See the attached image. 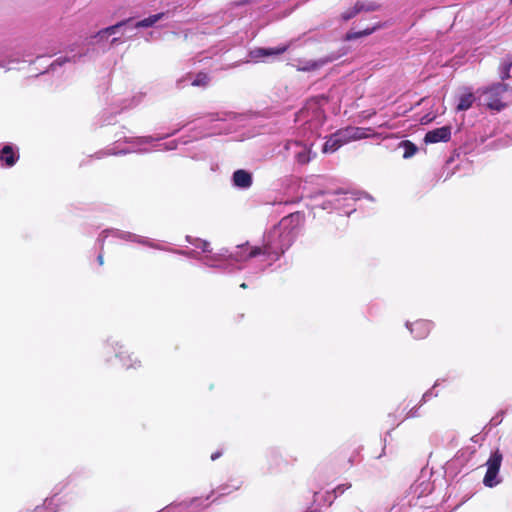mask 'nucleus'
Listing matches in <instances>:
<instances>
[{
	"mask_svg": "<svg viewBox=\"0 0 512 512\" xmlns=\"http://www.w3.org/2000/svg\"><path fill=\"white\" fill-rule=\"evenodd\" d=\"M399 146L402 147L404 150L403 158H405V159H408V158L414 156L416 154V152L418 151L417 146L409 140H404V141L400 142Z\"/></svg>",
	"mask_w": 512,
	"mask_h": 512,
	"instance_id": "nucleus-19",
	"label": "nucleus"
},
{
	"mask_svg": "<svg viewBox=\"0 0 512 512\" xmlns=\"http://www.w3.org/2000/svg\"><path fill=\"white\" fill-rule=\"evenodd\" d=\"M233 183L239 188H249L252 185V175L243 169L236 170L233 173Z\"/></svg>",
	"mask_w": 512,
	"mask_h": 512,
	"instance_id": "nucleus-8",
	"label": "nucleus"
},
{
	"mask_svg": "<svg viewBox=\"0 0 512 512\" xmlns=\"http://www.w3.org/2000/svg\"><path fill=\"white\" fill-rule=\"evenodd\" d=\"M210 82V77L205 72L197 73L195 79L192 81L191 85L196 87H206Z\"/></svg>",
	"mask_w": 512,
	"mask_h": 512,
	"instance_id": "nucleus-22",
	"label": "nucleus"
},
{
	"mask_svg": "<svg viewBox=\"0 0 512 512\" xmlns=\"http://www.w3.org/2000/svg\"><path fill=\"white\" fill-rule=\"evenodd\" d=\"M291 217L292 216L282 219L280 224L274 227V229H280V237H277L279 244L283 243L285 236L291 238V244L294 242L295 234L293 232V228H291L290 225L287 224L289 218Z\"/></svg>",
	"mask_w": 512,
	"mask_h": 512,
	"instance_id": "nucleus-10",
	"label": "nucleus"
},
{
	"mask_svg": "<svg viewBox=\"0 0 512 512\" xmlns=\"http://www.w3.org/2000/svg\"><path fill=\"white\" fill-rule=\"evenodd\" d=\"M116 357L119 358L122 367L127 370L141 367V361L133 358V353H130L127 349L120 350Z\"/></svg>",
	"mask_w": 512,
	"mask_h": 512,
	"instance_id": "nucleus-7",
	"label": "nucleus"
},
{
	"mask_svg": "<svg viewBox=\"0 0 512 512\" xmlns=\"http://www.w3.org/2000/svg\"><path fill=\"white\" fill-rule=\"evenodd\" d=\"M288 46L283 45L275 48H257L251 52L252 56L255 58L258 57H267L272 55H280L287 51Z\"/></svg>",
	"mask_w": 512,
	"mask_h": 512,
	"instance_id": "nucleus-12",
	"label": "nucleus"
},
{
	"mask_svg": "<svg viewBox=\"0 0 512 512\" xmlns=\"http://www.w3.org/2000/svg\"><path fill=\"white\" fill-rule=\"evenodd\" d=\"M238 250L232 255V257L235 259V256L237 254H240V255H247V253L249 252L248 250V243L246 244H243V245H239L237 246Z\"/></svg>",
	"mask_w": 512,
	"mask_h": 512,
	"instance_id": "nucleus-24",
	"label": "nucleus"
},
{
	"mask_svg": "<svg viewBox=\"0 0 512 512\" xmlns=\"http://www.w3.org/2000/svg\"><path fill=\"white\" fill-rule=\"evenodd\" d=\"M204 253L211 252L210 244L207 241H202L201 245L198 246Z\"/></svg>",
	"mask_w": 512,
	"mask_h": 512,
	"instance_id": "nucleus-28",
	"label": "nucleus"
},
{
	"mask_svg": "<svg viewBox=\"0 0 512 512\" xmlns=\"http://www.w3.org/2000/svg\"><path fill=\"white\" fill-rule=\"evenodd\" d=\"M357 4L361 12H372L380 8L377 0H357Z\"/></svg>",
	"mask_w": 512,
	"mask_h": 512,
	"instance_id": "nucleus-17",
	"label": "nucleus"
},
{
	"mask_svg": "<svg viewBox=\"0 0 512 512\" xmlns=\"http://www.w3.org/2000/svg\"><path fill=\"white\" fill-rule=\"evenodd\" d=\"M368 131L370 129L368 128H362V127H346L343 129L337 130L335 133L337 137L341 140V143L343 145L352 142L357 141L361 139H365L368 137Z\"/></svg>",
	"mask_w": 512,
	"mask_h": 512,
	"instance_id": "nucleus-3",
	"label": "nucleus"
},
{
	"mask_svg": "<svg viewBox=\"0 0 512 512\" xmlns=\"http://www.w3.org/2000/svg\"><path fill=\"white\" fill-rule=\"evenodd\" d=\"M418 416H419V414H418V409H417L416 407H413V408H411V409L408 411V413H407V415H406V418H407V419H408V418H416V417H418Z\"/></svg>",
	"mask_w": 512,
	"mask_h": 512,
	"instance_id": "nucleus-27",
	"label": "nucleus"
},
{
	"mask_svg": "<svg viewBox=\"0 0 512 512\" xmlns=\"http://www.w3.org/2000/svg\"><path fill=\"white\" fill-rule=\"evenodd\" d=\"M130 19L128 20H123L121 22H118L117 24L115 25H112V26H109V27H106L102 30H100L96 35L95 37H100V38H104L108 35H112L114 33H116V31L118 30V28L124 26L127 22H129Z\"/></svg>",
	"mask_w": 512,
	"mask_h": 512,
	"instance_id": "nucleus-20",
	"label": "nucleus"
},
{
	"mask_svg": "<svg viewBox=\"0 0 512 512\" xmlns=\"http://www.w3.org/2000/svg\"><path fill=\"white\" fill-rule=\"evenodd\" d=\"M433 323L429 320L419 319L408 325L411 334L415 339L426 338L432 330Z\"/></svg>",
	"mask_w": 512,
	"mask_h": 512,
	"instance_id": "nucleus-5",
	"label": "nucleus"
},
{
	"mask_svg": "<svg viewBox=\"0 0 512 512\" xmlns=\"http://www.w3.org/2000/svg\"><path fill=\"white\" fill-rule=\"evenodd\" d=\"M19 155L14 152V149L11 145H5L0 150V161L3 162L6 166L12 167L18 161Z\"/></svg>",
	"mask_w": 512,
	"mask_h": 512,
	"instance_id": "nucleus-9",
	"label": "nucleus"
},
{
	"mask_svg": "<svg viewBox=\"0 0 512 512\" xmlns=\"http://www.w3.org/2000/svg\"><path fill=\"white\" fill-rule=\"evenodd\" d=\"M359 13H361V11H360V9L358 7V4L356 2L353 7L347 9L346 11H344L341 14V19L343 21H348V20L354 18L355 16H357Z\"/></svg>",
	"mask_w": 512,
	"mask_h": 512,
	"instance_id": "nucleus-23",
	"label": "nucleus"
},
{
	"mask_svg": "<svg viewBox=\"0 0 512 512\" xmlns=\"http://www.w3.org/2000/svg\"><path fill=\"white\" fill-rule=\"evenodd\" d=\"M277 237H280V229H274V227L269 231V233L264 237V246L268 250V246H271V250L267 251V257L273 261L278 260L287 249L291 246V238L286 237L283 240L282 244H279Z\"/></svg>",
	"mask_w": 512,
	"mask_h": 512,
	"instance_id": "nucleus-2",
	"label": "nucleus"
},
{
	"mask_svg": "<svg viewBox=\"0 0 512 512\" xmlns=\"http://www.w3.org/2000/svg\"><path fill=\"white\" fill-rule=\"evenodd\" d=\"M221 456H222V452L221 451H217V452L211 454V460L215 461L216 459H218Z\"/></svg>",
	"mask_w": 512,
	"mask_h": 512,
	"instance_id": "nucleus-29",
	"label": "nucleus"
},
{
	"mask_svg": "<svg viewBox=\"0 0 512 512\" xmlns=\"http://www.w3.org/2000/svg\"><path fill=\"white\" fill-rule=\"evenodd\" d=\"M248 250H249V252L247 253V255L237 254L235 256V260L236 261H247L251 258L260 256V255L267 256V249L265 248L264 244L262 246H252V247L248 246ZM269 250H271V246L270 247L268 246V251Z\"/></svg>",
	"mask_w": 512,
	"mask_h": 512,
	"instance_id": "nucleus-11",
	"label": "nucleus"
},
{
	"mask_svg": "<svg viewBox=\"0 0 512 512\" xmlns=\"http://www.w3.org/2000/svg\"><path fill=\"white\" fill-rule=\"evenodd\" d=\"M165 16V13L164 12H161V13H158V14H154V15H151L141 21H138L136 24H135V27L136 28H146V27H151L153 26L156 22H158L159 20H161L163 17Z\"/></svg>",
	"mask_w": 512,
	"mask_h": 512,
	"instance_id": "nucleus-16",
	"label": "nucleus"
},
{
	"mask_svg": "<svg viewBox=\"0 0 512 512\" xmlns=\"http://www.w3.org/2000/svg\"><path fill=\"white\" fill-rule=\"evenodd\" d=\"M353 462V458L352 456L350 455L348 458H347V464L350 466Z\"/></svg>",
	"mask_w": 512,
	"mask_h": 512,
	"instance_id": "nucleus-31",
	"label": "nucleus"
},
{
	"mask_svg": "<svg viewBox=\"0 0 512 512\" xmlns=\"http://www.w3.org/2000/svg\"><path fill=\"white\" fill-rule=\"evenodd\" d=\"M508 88L507 84L494 83L479 91L484 96V104L487 108L499 112L507 106V103L504 101V94L508 91Z\"/></svg>",
	"mask_w": 512,
	"mask_h": 512,
	"instance_id": "nucleus-1",
	"label": "nucleus"
},
{
	"mask_svg": "<svg viewBox=\"0 0 512 512\" xmlns=\"http://www.w3.org/2000/svg\"><path fill=\"white\" fill-rule=\"evenodd\" d=\"M97 261L99 263V265H103L104 264V257H103V254H99L98 257H97Z\"/></svg>",
	"mask_w": 512,
	"mask_h": 512,
	"instance_id": "nucleus-30",
	"label": "nucleus"
},
{
	"mask_svg": "<svg viewBox=\"0 0 512 512\" xmlns=\"http://www.w3.org/2000/svg\"><path fill=\"white\" fill-rule=\"evenodd\" d=\"M118 40H119L118 38H114V39L112 40V44H115L116 42H118Z\"/></svg>",
	"mask_w": 512,
	"mask_h": 512,
	"instance_id": "nucleus-33",
	"label": "nucleus"
},
{
	"mask_svg": "<svg viewBox=\"0 0 512 512\" xmlns=\"http://www.w3.org/2000/svg\"><path fill=\"white\" fill-rule=\"evenodd\" d=\"M512 67V63H508L504 65L503 72L501 75L502 80H506L510 78V69Z\"/></svg>",
	"mask_w": 512,
	"mask_h": 512,
	"instance_id": "nucleus-25",
	"label": "nucleus"
},
{
	"mask_svg": "<svg viewBox=\"0 0 512 512\" xmlns=\"http://www.w3.org/2000/svg\"><path fill=\"white\" fill-rule=\"evenodd\" d=\"M379 27H380V25H376V26H373L371 28H366V29H364L362 31H357V32L349 31L346 34L345 39L350 41V40H355V39H358V38H361V37H364V36L371 35Z\"/></svg>",
	"mask_w": 512,
	"mask_h": 512,
	"instance_id": "nucleus-18",
	"label": "nucleus"
},
{
	"mask_svg": "<svg viewBox=\"0 0 512 512\" xmlns=\"http://www.w3.org/2000/svg\"><path fill=\"white\" fill-rule=\"evenodd\" d=\"M451 138V127L443 126L428 131L424 137L425 143L448 142Z\"/></svg>",
	"mask_w": 512,
	"mask_h": 512,
	"instance_id": "nucleus-6",
	"label": "nucleus"
},
{
	"mask_svg": "<svg viewBox=\"0 0 512 512\" xmlns=\"http://www.w3.org/2000/svg\"><path fill=\"white\" fill-rule=\"evenodd\" d=\"M510 4H512V0H510Z\"/></svg>",
	"mask_w": 512,
	"mask_h": 512,
	"instance_id": "nucleus-34",
	"label": "nucleus"
},
{
	"mask_svg": "<svg viewBox=\"0 0 512 512\" xmlns=\"http://www.w3.org/2000/svg\"><path fill=\"white\" fill-rule=\"evenodd\" d=\"M287 150H292L294 158L299 164H307L311 160V148L298 141H288L285 145Z\"/></svg>",
	"mask_w": 512,
	"mask_h": 512,
	"instance_id": "nucleus-4",
	"label": "nucleus"
},
{
	"mask_svg": "<svg viewBox=\"0 0 512 512\" xmlns=\"http://www.w3.org/2000/svg\"><path fill=\"white\" fill-rule=\"evenodd\" d=\"M240 287H241V288H243V289H246V288H247V284H246V283H242V284L240 285Z\"/></svg>",
	"mask_w": 512,
	"mask_h": 512,
	"instance_id": "nucleus-32",
	"label": "nucleus"
},
{
	"mask_svg": "<svg viewBox=\"0 0 512 512\" xmlns=\"http://www.w3.org/2000/svg\"><path fill=\"white\" fill-rule=\"evenodd\" d=\"M499 471L487 468L486 474L483 479V483L487 487L496 486L499 481L496 480Z\"/></svg>",
	"mask_w": 512,
	"mask_h": 512,
	"instance_id": "nucleus-21",
	"label": "nucleus"
},
{
	"mask_svg": "<svg viewBox=\"0 0 512 512\" xmlns=\"http://www.w3.org/2000/svg\"><path fill=\"white\" fill-rule=\"evenodd\" d=\"M343 144L341 143V140L339 137H337L336 133L329 136L326 140V142L323 145V152L324 153H333L337 151L340 147H342Z\"/></svg>",
	"mask_w": 512,
	"mask_h": 512,
	"instance_id": "nucleus-13",
	"label": "nucleus"
},
{
	"mask_svg": "<svg viewBox=\"0 0 512 512\" xmlns=\"http://www.w3.org/2000/svg\"><path fill=\"white\" fill-rule=\"evenodd\" d=\"M474 101H475V97H474L473 93H471V92L465 93L460 96L459 103L456 107V110L457 111H466L472 107Z\"/></svg>",
	"mask_w": 512,
	"mask_h": 512,
	"instance_id": "nucleus-14",
	"label": "nucleus"
},
{
	"mask_svg": "<svg viewBox=\"0 0 512 512\" xmlns=\"http://www.w3.org/2000/svg\"><path fill=\"white\" fill-rule=\"evenodd\" d=\"M350 487H351V485H350V484H349V485H339V486H337V487L333 490V492H334V494H335V497H337L338 495L343 494V493H344V491H345L346 489L350 488Z\"/></svg>",
	"mask_w": 512,
	"mask_h": 512,
	"instance_id": "nucleus-26",
	"label": "nucleus"
},
{
	"mask_svg": "<svg viewBox=\"0 0 512 512\" xmlns=\"http://www.w3.org/2000/svg\"><path fill=\"white\" fill-rule=\"evenodd\" d=\"M502 459H503V455L497 449L495 452H493L491 454L490 458L487 460V462H486L487 468L499 471L500 467H501Z\"/></svg>",
	"mask_w": 512,
	"mask_h": 512,
	"instance_id": "nucleus-15",
	"label": "nucleus"
}]
</instances>
